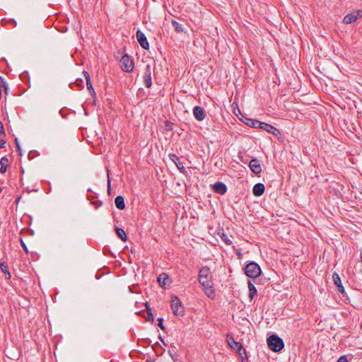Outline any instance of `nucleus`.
<instances>
[{
    "label": "nucleus",
    "mask_w": 362,
    "mask_h": 362,
    "mask_svg": "<svg viewBox=\"0 0 362 362\" xmlns=\"http://www.w3.org/2000/svg\"><path fill=\"white\" fill-rule=\"evenodd\" d=\"M259 128L267 131L269 133L273 134L274 135H277L279 133V130L276 127H274L272 125H270L267 123L262 122V125H260Z\"/></svg>",
    "instance_id": "10"
},
{
    "label": "nucleus",
    "mask_w": 362,
    "mask_h": 362,
    "mask_svg": "<svg viewBox=\"0 0 362 362\" xmlns=\"http://www.w3.org/2000/svg\"><path fill=\"white\" fill-rule=\"evenodd\" d=\"M227 344L231 349L235 351L238 354L240 357L243 358V356L246 355V351L243 349L242 344L240 342L236 341L233 337L227 336Z\"/></svg>",
    "instance_id": "3"
},
{
    "label": "nucleus",
    "mask_w": 362,
    "mask_h": 362,
    "mask_svg": "<svg viewBox=\"0 0 362 362\" xmlns=\"http://www.w3.org/2000/svg\"><path fill=\"white\" fill-rule=\"evenodd\" d=\"M148 320L151 319L152 321H153V316L152 313L151 312H149L148 313Z\"/></svg>",
    "instance_id": "35"
},
{
    "label": "nucleus",
    "mask_w": 362,
    "mask_h": 362,
    "mask_svg": "<svg viewBox=\"0 0 362 362\" xmlns=\"http://www.w3.org/2000/svg\"><path fill=\"white\" fill-rule=\"evenodd\" d=\"M21 246L23 247V250H24L26 252H28V248H27V247H26V245H25V243L23 241V240H22V239H21Z\"/></svg>",
    "instance_id": "28"
},
{
    "label": "nucleus",
    "mask_w": 362,
    "mask_h": 362,
    "mask_svg": "<svg viewBox=\"0 0 362 362\" xmlns=\"http://www.w3.org/2000/svg\"><path fill=\"white\" fill-rule=\"evenodd\" d=\"M173 351H174L173 350H170V351H169V353L170 354V355H171L172 358L174 359V358H173Z\"/></svg>",
    "instance_id": "38"
},
{
    "label": "nucleus",
    "mask_w": 362,
    "mask_h": 362,
    "mask_svg": "<svg viewBox=\"0 0 362 362\" xmlns=\"http://www.w3.org/2000/svg\"><path fill=\"white\" fill-rule=\"evenodd\" d=\"M264 191V185L262 183H257L256 184L252 189L253 194L255 196H261Z\"/></svg>",
    "instance_id": "14"
},
{
    "label": "nucleus",
    "mask_w": 362,
    "mask_h": 362,
    "mask_svg": "<svg viewBox=\"0 0 362 362\" xmlns=\"http://www.w3.org/2000/svg\"><path fill=\"white\" fill-rule=\"evenodd\" d=\"M143 80L144 85L146 88H149L151 86V66L148 64L146 67L145 72L143 75Z\"/></svg>",
    "instance_id": "7"
},
{
    "label": "nucleus",
    "mask_w": 362,
    "mask_h": 362,
    "mask_svg": "<svg viewBox=\"0 0 362 362\" xmlns=\"http://www.w3.org/2000/svg\"><path fill=\"white\" fill-rule=\"evenodd\" d=\"M221 239L227 244L230 245L232 243L231 240L224 233L221 236Z\"/></svg>",
    "instance_id": "24"
},
{
    "label": "nucleus",
    "mask_w": 362,
    "mask_h": 362,
    "mask_svg": "<svg viewBox=\"0 0 362 362\" xmlns=\"http://www.w3.org/2000/svg\"><path fill=\"white\" fill-rule=\"evenodd\" d=\"M0 268L4 273L8 274L7 278L9 279L11 277V274L8 271V265L5 262H1L0 263Z\"/></svg>",
    "instance_id": "23"
},
{
    "label": "nucleus",
    "mask_w": 362,
    "mask_h": 362,
    "mask_svg": "<svg viewBox=\"0 0 362 362\" xmlns=\"http://www.w3.org/2000/svg\"><path fill=\"white\" fill-rule=\"evenodd\" d=\"M245 123L247 125L250 126L253 128H259L260 125H262L261 122L257 121V120L250 119H246V121L245 122Z\"/></svg>",
    "instance_id": "19"
},
{
    "label": "nucleus",
    "mask_w": 362,
    "mask_h": 362,
    "mask_svg": "<svg viewBox=\"0 0 362 362\" xmlns=\"http://www.w3.org/2000/svg\"><path fill=\"white\" fill-rule=\"evenodd\" d=\"M2 86L4 88L5 93H7V88L6 87L5 84L4 83Z\"/></svg>",
    "instance_id": "37"
},
{
    "label": "nucleus",
    "mask_w": 362,
    "mask_h": 362,
    "mask_svg": "<svg viewBox=\"0 0 362 362\" xmlns=\"http://www.w3.org/2000/svg\"><path fill=\"white\" fill-rule=\"evenodd\" d=\"M249 166L251 170L255 174H259L262 172V168L259 161L257 158L250 160Z\"/></svg>",
    "instance_id": "9"
},
{
    "label": "nucleus",
    "mask_w": 362,
    "mask_h": 362,
    "mask_svg": "<svg viewBox=\"0 0 362 362\" xmlns=\"http://www.w3.org/2000/svg\"><path fill=\"white\" fill-rule=\"evenodd\" d=\"M181 302L180 298L175 296H173L171 298L170 307L173 314L175 316L179 317L181 315L180 312L179 311V308Z\"/></svg>",
    "instance_id": "6"
},
{
    "label": "nucleus",
    "mask_w": 362,
    "mask_h": 362,
    "mask_svg": "<svg viewBox=\"0 0 362 362\" xmlns=\"http://www.w3.org/2000/svg\"><path fill=\"white\" fill-rule=\"evenodd\" d=\"M8 163H9L8 159L6 157H3L1 158V160H0V165H1L0 173H1L4 174L6 173Z\"/></svg>",
    "instance_id": "17"
},
{
    "label": "nucleus",
    "mask_w": 362,
    "mask_h": 362,
    "mask_svg": "<svg viewBox=\"0 0 362 362\" xmlns=\"http://www.w3.org/2000/svg\"><path fill=\"white\" fill-rule=\"evenodd\" d=\"M0 133L4 134L3 123L0 121Z\"/></svg>",
    "instance_id": "32"
},
{
    "label": "nucleus",
    "mask_w": 362,
    "mask_h": 362,
    "mask_svg": "<svg viewBox=\"0 0 362 362\" xmlns=\"http://www.w3.org/2000/svg\"><path fill=\"white\" fill-rule=\"evenodd\" d=\"M5 145V141L3 139H0V148H2L4 147Z\"/></svg>",
    "instance_id": "34"
},
{
    "label": "nucleus",
    "mask_w": 362,
    "mask_h": 362,
    "mask_svg": "<svg viewBox=\"0 0 362 362\" xmlns=\"http://www.w3.org/2000/svg\"><path fill=\"white\" fill-rule=\"evenodd\" d=\"M332 277H333V281L334 282V284L338 288V291L340 293H344V286H342L341 281L339 276L337 273H334Z\"/></svg>",
    "instance_id": "12"
},
{
    "label": "nucleus",
    "mask_w": 362,
    "mask_h": 362,
    "mask_svg": "<svg viewBox=\"0 0 362 362\" xmlns=\"http://www.w3.org/2000/svg\"><path fill=\"white\" fill-rule=\"evenodd\" d=\"M158 326L161 329H164V326L163 325V318H159L158 320Z\"/></svg>",
    "instance_id": "29"
},
{
    "label": "nucleus",
    "mask_w": 362,
    "mask_h": 362,
    "mask_svg": "<svg viewBox=\"0 0 362 362\" xmlns=\"http://www.w3.org/2000/svg\"><path fill=\"white\" fill-rule=\"evenodd\" d=\"M245 274L250 278H257L261 274L259 266L255 262L247 264L245 267Z\"/></svg>",
    "instance_id": "4"
},
{
    "label": "nucleus",
    "mask_w": 362,
    "mask_h": 362,
    "mask_svg": "<svg viewBox=\"0 0 362 362\" xmlns=\"http://www.w3.org/2000/svg\"><path fill=\"white\" fill-rule=\"evenodd\" d=\"M136 39L139 42L140 45L145 49L149 48V45L146 37V35L141 30L136 32Z\"/></svg>",
    "instance_id": "8"
},
{
    "label": "nucleus",
    "mask_w": 362,
    "mask_h": 362,
    "mask_svg": "<svg viewBox=\"0 0 362 362\" xmlns=\"http://www.w3.org/2000/svg\"><path fill=\"white\" fill-rule=\"evenodd\" d=\"M199 282L204 287L206 295L213 299L215 298V292L213 288L212 276L209 269L203 267L199 271Z\"/></svg>",
    "instance_id": "1"
},
{
    "label": "nucleus",
    "mask_w": 362,
    "mask_h": 362,
    "mask_svg": "<svg viewBox=\"0 0 362 362\" xmlns=\"http://www.w3.org/2000/svg\"><path fill=\"white\" fill-rule=\"evenodd\" d=\"M172 25L177 33H180L181 31V29L180 28V24L178 22L173 20Z\"/></svg>",
    "instance_id": "25"
},
{
    "label": "nucleus",
    "mask_w": 362,
    "mask_h": 362,
    "mask_svg": "<svg viewBox=\"0 0 362 362\" xmlns=\"http://www.w3.org/2000/svg\"><path fill=\"white\" fill-rule=\"evenodd\" d=\"M168 281H169L168 276L165 273L160 274L158 278V281L159 284L160 285V286H162V287H165V286L168 285Z\"/></svg>",
    "instance_id": "15"
},
{
    "label": "nucleus",
    "mask_w": 362,
    "mask_h": 362,
    "mask_svg": "<svg viewBox=\"0 0 362 362\" xmlns=\"http://www.w3.org/2000/svg\"><path fill=\"white\" fill-rule=\"evenodd\" d=\"M115 206L118 209L122 210L125 208L124 198L122 196H117L115 200Z\"/></svg>",
    "instance_id": "16"
},
{
    "label": "nucleus",
    "mask_w": 362,
    "mask_h": 362,
    "mask_svg": "<svg viewBox=\"0 0 362 362\" xmlns=\"http://www.w3.org/2000/svg\"><path fill=\"white\" fill-rule=\"evenodd\" d=\"M214 190L220 194H223L226 192V186L222 182H216L213 185Z\"/></svg>",
    "instance_id": "13"
},
{
    "label": "nucleus",
    "mask_w": 362,
    "mask_h": 362,
    "mask_svg": "<svg viewBox=\"0 0 362 362\" xmlns=\"http://www.w3.org/2000/svg\"><path fill=\"white\" fill-rule=\"evenodd\" d=\"M16 147H17L18 151L19 152V154H21V149L20 145H19L17 139H16Z\"/></svg>",
    "instance_id": "31"
},
{
    "label": "nucleus",
    "mask_w": 362,
    "mask_h": 362,
    "mask_svg": "<svg viewBox=\"0 0 362 362\" xmlns=\"http://www.w3.org/2000/svg\"><path fill=\"white\" fill-rule=\"evenodd\" d=\"M267 345L274 352L281 351L284 346L283 340L276 335H272L267 339Z\"/></svg>",
    "instance_id": "2"
},
{
    "label": "nucleus",
    "mask_w": 362,
    "mask_h": 362,
    "mask_svg": "<svg viewBox=\"0 0 362 362\" xmlns=\"http://www.w3.org/2000/svg\"><path fill=\"white\" fill-rule=\"evenodd\" d=\"M357 16V18H361L362 17V11L361 10H358L357 12H356V14Z\"/></svg>",
    "instance_id": "33"
},
{
    "label": "nucleus",
    "mask_w": 362,
    "mask_h": 362,
    "mask_svg": "<svg viewBox=\"0 0 362 362\" xmlns=\"http://www.w3.org/2000/svg\"><path fill=\"white\" fill-rule=\"evenodd\" d=\"M116 233H117V235H118V237H119L123 241L127 240V238L126 233L122 228H117Z\"/></svg>",
    "instance_id": "22"
},
{
    "label": "nucleus",
    "mask_w": 362,
    "mask_h": 362,
    "mask_svg": "<svg viewBox=\"0 0 362 362\" xmlns=\"http://www.w3.org/2000/svg\"><path fill=\"white\" fill-rule=\"evenodd\" d=\"M193 114H194L195 118L199 121L203 120L205 117V113H204L203 108H202L199 106H196L194 108Z\"/></svg>",
    "instance_id": "11"
},
{
    "label": "nucleus",
    "mask_w": 362,
    "mask_h": 362,
    "mask_svg": "<svg viewBox=\"0 0 362 362\" xmlns=\"http://www.w3.org/2000/svg\"><path fill=\"white\" fill-rule=\"evenodd\" d=\"M107 185H108V190L110 189V179L108 178V180H107Z\"/></svg>",
    "instance_id": "36"
},
{
    "label": "nucleus",
    "mask_w": 362,
    "mask_h": 362,
    "mask_svg": "<svg viewBox=\"0 0 362 362\" xmlns=\"http://www.w3.org/2000/svg\"><path fill=\"white\" fill-rule=\"evenodd\" d=\"M119 66L122 71L132 72L134 69V64L133 59L130 57L124 54L119 60Z\"/></svg>",
    "instance_id": "5"
},
{
    "label": "nucleus",
    "mask_w": 362,
    "mask_h": 362,
    "mask_svg": "<svg viewBox=\"0 0 362 362\" xmlns=\"http://www.w3.org/2000/svg\"><path fill=\"white\" fill-rule=\"evenodd\" d=\"M256 295H257V291H249V297H250V300H252L253 298Z\"/></svg>",
    "instance_id": "27"
},
{
    "label": "nucleus",
    "mask_w": 362,
    "mask_h": 362,
    "mask_svg": "<svg viewBox=\"0 0 362 362\" xmlns=\"http://www.w3.org/2000/svg\"><path fill=\"white\" fill-rule=\"evenodd\" d=\"M248 289L249 291H257L255 286L251 283V281L248 282Z\"/></svg>",
    "instance_id": "26"
},
{
    "label": "nucleus",
    "mask_w": 362,
    "mask_h": 362,
    "mask_svg": "<svg viewBox=\"0 0 362 362\" xmlns=\"http://www.w3.org/2000/svg\"><path fill=\"white\" fill-rule=\"evenodd\" d=\"M357 19V16L355 13H350L344 18L343 22L346 24L351 23L356 21Z\"/></svg>",
    "instance_id": "18"
},
{
    "label": "nucleus",
    "mask_w": 362,
    "mask_h": 362,
    "mask_svg": "<svg viewBox=\"0 0 362 362\" xmlns=\"http://www.w3.org/2000/svg\"><path fill=\"white\" fill-rule=\"evenodd\" d=\"M337 362H349L346 356H341Z\"/></svg>",
    "instance_id": "30"
},
{
    "label": "nucleus",
    "mask_w": 362,
    "mask_h": 362,
    "mask_svg": "<svg viewBox=\"0 0 362 362\" xmlns=\"http://www.w3.org/2000/svg\"><path fill=\"white\" fill-rule=\"evenodd\" d=\"M83 74H84L85 78L86 79V85H87L88 89L90 91V93L92 94L95 93V91L93 90V88L91 82H90V78L89 74L86 71H83Z\"/></svg>",
    "instance_id": "20"
},
{
    "label": "nucleus",
    "mask_w": 362,
    "mask_h": 362,
    "mask_svg": "<svg viewBox=\"0 0 362 362\" xmlns=\"http://www.w3.org/2000/svg\"><path fill=\"white\" fill-rule=\"evenodd\" d=\"M170 160L175 164L179 170H181V162L180 160V158L175 154H170Z\"/></svg>",
    "instance_id": "21"
},
{
    "label": "nucleus",
    "mask_w": 362,
    "mask_h": 362,
    "mask_svg": "<svg viewBox=\"0 0 362 362\" xmlns=\"http://www.w3.org/2000/svg\"><path fill=\"white\" fill-rule=\"evenodd\" d=\"M0 81H1V83H3V79L1 76H0Z\"/></svg>",
    "instance_id": "39"
},
{
    "label": "nucleus",
    "mask_w": 362,
    "mask_h": 362,
    "mask_svg": "<svg viewBox=\"0 0 362 362\" xmlns=\"http://www.w3.org/2000/svg\"><path fill=\"white\" fill-rule=\"evenodd\" d=\"M245 356H243V357H245ZM242 362H246L244 361V358H242Z\"/></svg>",
    "instance_id": "40"
}]
</instances>
